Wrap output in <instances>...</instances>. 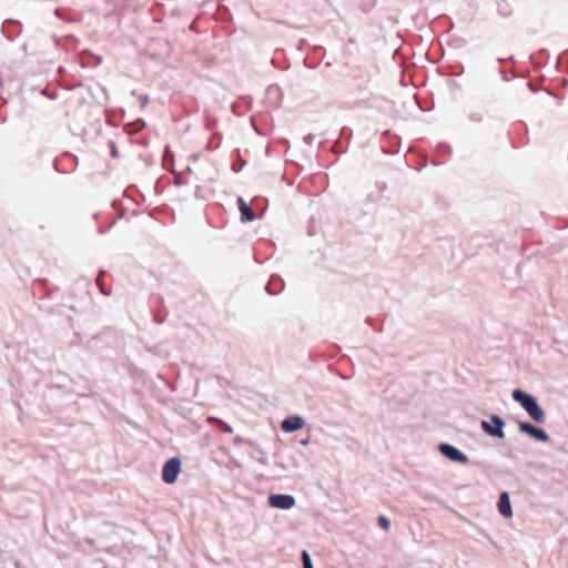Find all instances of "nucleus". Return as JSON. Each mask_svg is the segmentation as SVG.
Segmentation results:
<instances>
[{"instance_id":"obj_3","label":"nucleus","mask_w":568,"mask_h":568,"mask_svg":"<svg viewBox=\"0 0 568 568\" xmlns=\"http://www.w3.org/2000/svg\"><path fill=\"white\" fill-rule=\"evenodd\" d=\"M490 420L493 422L494 425H490L486 420L481 422V428L484 429V432L490 436L504 438L505 437V433L503 430V427L505 425L504 420L497 415H493L490 417Z\"/></svg>"},{"instance_id":"obj_6","label":"nucleus","mask_w":568,"mask_h":568,"mask_svg":"<svg viewBox=\"0 0 568 568\" xmlns=\"http://www.w3.org/2000/svg\"><path fill=\"white\" fill-rule=\"evenodd\" d=\"M518 428L521 433H525V434L536 438L537 440H540V442L549 440V436L545 430H542L541 428H538L527 422H519Z\"/></svg>"},{"instance_id":"obj_9","label":"nucleus","mask_w":568,"mask_h":568,"mask_svg":"<svg viewBox=\"0 0 568 568\" xmlns=\"http://www.w3.org/2000/svg\"><path fill=\"white\" fill-rule=\"evenodd\" d=\"M237 205L241 213L242 222H252L255 220V214L252 209L247 205L243 197L237 199Z\"/></svg>"},{"instance_id":"obj_2","label":"nucleus","mask_w":568,"mask_h":568,"mask_svg":"<svg viewBox=\"0 0 568 568\" xmlns=\"http://www.w3.org/2000/svg\"><path fill=\"white\" fill-rule=\"evenodd\" d=\"M181 471V460L178 457L170 458L162 468V480L166 484L176 481Z\"/></svg>"},{"instance_id":"obj_7","label":"nucleus","mask_w":568,"mask_h":568,"mask_svg":"<svg viewBox=\"0 0 568 568\" xmlns=\"http://www.w3.org/2000/svg\"><path fill=\"white\" fill-rule=\"evenodd\" d=\"M304 424L305 420L302 416L294 415L285 418L281 424V428L285 433H293L301 429Z\"/></svg>"},{"instance_id":"obj_19","label":"nucleus","mask_w":568,"mask_h":568,"mask_svg":"<svg viewBox=\"0 0 568 568\" xmlns=\"http://www.w3.org/2000/svg\"><path fill=\"white\" fill-rule=\"evenodd\" d=\"M55 14L60 17V10H55Z\"/></svg>"},{"instance_id":"obj_12","label":"nucleus","mask_w":568,"mask_h":568,"mask_svg":"<svg viewBox=\"0 0 568 568\" xmlns=\"http://www.w3.org/2000/svg\"><path fill=\"white\" fill-rule=\"evenodd\" d=\"M303 568H314L310 554L306 550L302 551Z\"/></svg>"},{"instance_id":"obj_1","label":"nucleus","mask_w":568,"mask_h":568,"mask_svg":"<svg viewBox=\"0 0 568 568\" xmlns=\"http://www.w3.org/2000/svg\"><path fill=\"white\" fill-rule=\"evenodd\" d=\"M513 398L523 406L535 422L545 423V412L531 395L524 393L521 389H514Z\"/></svg>"},{"instance_id":"obj_14","label":"nucleus","mask_w":568,"mask_h":568,"mask_svg":"<svg viewBox=\"0 0 568 568\" xmlns=\"http://www.w3.org/2000/svg\"><path fill=\"white\" fill-rule=\"evenodd\" d=\"M141 102H142V105H143V106H144V105H146V104H148V102H149V97H148V95H143V97H141Z\"/></svg>"},{"instance_id":"obj_15","label":"nucleus","mask_w":568,"mask_h":568,"mask_svg":"<svg viewBox=\"0 0 568 568\" xmlns=\"http://www.w3.org/2000/svg\"><path fill=\"white\" fill-rule=\"evenodd\" d=\"M304 140H305L306 143H311L312 140H313V135L308 134L307 136L304 138Z\"/></svg>"},{"instance_id":"obj_16","label":"nucleus","mask_w":568,"mask_h":568,"mask_svg":"<svg viewBox=\"0 0 568 568\" xmlns=\"http://www.w3.org/2000/svg\"><path fill=\"white\" fill-rule=\"evenodd\" d=\"M308 442H310V438H305V439H302V440H301V444H302L303 446H305V445H307V444H308Z\"/></svg>"},{"instance_id":"obj_10","label":"nucleus","mask_w":568,"mask_h":568,"mask_svg":"<svg viewBox=\"0 0 568 568\" xmlns=\"http://www.w3.org/2000/svg\"><path fill=\"white\" fill-rule=\"evenodd\" d=\"M283 281L280 276L273 275L266 285V291L271 295H276L282 292L283 290Z\"/></svg>"},{"instance_id":"obj_11","label":"nucleus","mask_w":568,"mask_h":568,"mask_svg":"<svg viewBox=\"0 0 568 568\" xmlns=\"http://www.w3.org/2000/svg\"><path fill=\"white\" fill-rule=\"evenodd\" d=\"M207 422L210 424H216L219 426L222 427V429L229 434H232L233 433V428L232 426H230L229 424H226L224 420L217 418V417H209L207 418Z\"/></svg>"},{"instance_id":"obj_4","label":"nucleus","mask_w":568,"mask_h":568,"mask_svg":"<svg viewBox=\"0 0 568 568\" xmlns=\"http://www.w3.org/2000/svg\"><path fill=\"white\" fill-rule=\"evenodd\" d=\"M268 504L271 507L286 510L295 506V498L287 494H274L268 497Z\"/></svg>"},{"instance_id":"obj_5","label":"nucleus","mask_w":568,"mask_h":568,"mask_svg":"<svg viewBox=\"0 0 568 568\" xmlns=\"http://www.w3.org/2000/svg\"><path fill=\"white\" fill-rule=\"evenodd\" d=\"M440 453L447 457L448 459L460 463V464H467L468 457L458 450L456 447L449 445V444H440L439 445Z\"/></svg>"},{"instance_id":"obj_17","label":"nucleus","mask_w":568,"mask_h":568,"mask_svg":"<svg viewBox=\"0 0 568 568\" xmlns=\"http://www.w3.org/2000/svg\"><path fill=\"white\" fill-rule=\"evenodd\" d=\"M386 187H387V184L384 182L381 190L384 191V190H386Z\"/></svg>"},{"instance_id":"obj_20","label":"nucleus","mask_w":568,"mask_h":568,"mask_svg":"<svg viewBox=\"0 0 568 568\" xmlns=\"http://www.w3.org/2000/svg\"><path fill=\"white\" fill-rule=\"evenodd\" d=\"M101 292H102V294H105V295L108 294V293L103 290V287H101Z\"/></svg>"},{"instance_id":"obj_8","label":"nucleus","mask_w":568,"mask_h":568,"mask_svg":"<svg viewBox=\"0 0 568 568\" xmlns=\"http://www.w3.org/2000/svg\"><path fill=\"white\" fill-rule=\"evenodd\" d=\"M497 507L500 515L504 516L505 518H510L513 516V509L508 493L504 491L500 494Z\"/></svg>"},{"instance_id":"obj_13","label":"nucleus","mask_w":568,"mask_h":568,"mask_svg":"<svg viewBox=\"0 0 568 568\" xmlns=\"http://www.w3.org/2000/svg\"><path fill=\"white\" fill-rule=\"evenodd\" d=\"M378 523L381 527H383L384 529H388V527L390 526V520L385 516H379Z\"/></svg>"},{"instance_id":"obj_18","label":"nucleus","mask_w":568,"mask_h":568,"mask_svg":"<svg viewBox=\"0 0 568 568\" xmlns=\"http://www.w3.org/2000/svg\"><path fill=\"white\" fill-rule=\"evenodd\" d=\"M112 155H113V156H116V155H118V153H116V150H115V149L112 151Z\"/></svg>"}]
</instances>
